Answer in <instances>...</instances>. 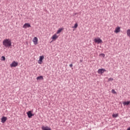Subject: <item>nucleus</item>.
<instances>
[{"label": "nucleus", "instance_id": "f257e3e1", "mask_svg": "<svg viewBox=\"0 0 130 130\" xmlns=\"http://www.w3.org/2000/svg\"><path fill=\"white\" fill-rule=\"evenodd\" d=\"M3 44L6 48H7V47L12 46V42L11 41V40L6 39L3 41Z\"/></svg>", "mask_w": 130, "mask_h": 130}, {"label": "nucleus", "instance_id": "f03ea898", "mask_svg": "<svg viewBox=\"0 0 130 130\" xmlns=\"http://www.w3.org/2000/svg\"><path fill=\"white\" fill-rule=\"evenodd\" d=\"M19 63L18 62H16L15 61H13L12 63L10 64L11 68H16V67L18 66Z\"/></svg>", "mask_w": 130, "mask_h": 130}, {"label": "nucleus", "instance_id": "7ed1b4c3", "mask_svg": "<svg viewBox=\"0 0 130 130\" xmlns=\"http://www.w3.org/2000/svg\"><path fill=\"white\" fill-rule=\"evenodd\" d=\"M105 72H106V70H105L104 69H100L98 71V73L100 75H102V74H104V73H105Z\"/></svg>", "mask_w": 130, "mask_h": 130}, {"label": "nucleus", "instance_id": "20e7f679", "mask_svg": "<svg viewBox=\"0 0 130 130\" xmlns=\"http://www.w3.org/2000/svg\"><path fill=\"white\" fill-rule=\"evenodd\" d=\"M43 59H44V56L43 55L40 56L39 60L38 61V63H39L40 64H42V61L43 60Z\"/></svg>", "mask_w": 130, "mask_h": 130}, {"label": "nucleus", "instance_id": "39448f33", "mask_svg": "<svg viewBox=\"0 0 130 130\" xmlns=\"http://www.w3.org/2000/svg\"><path fill=\"white\" fill-rule=\"evenodd\" d=\"M94 41L95 43H98V44H100V43H102V40H101L99 38H98L97 39H94Z\"/></svg>", "mask_w": 130, "mask_h": 130}, {"label": "nucleus", "instance_id": "423d86ee", "mask_svg": "<svg viewBox=\"0 0 130 130\" xmlns=\"http://www.w3.org/2000/svg\"><path fill=\"white\" fill-rule=\"evenodd\" d=\"M27 114L28 118H31L32 116H34V114H32L31 111L27 112Z\"/></svg>", "mask_w": 130, "mask_h": 130}, {"label": "nucleus", "instance_id": "0eeeda50", "mask_svg": "<svg viewBox=\"0 0 130 130\" xmlns=\"http://www.w3.org/2000/svg\"><path fill=\"white\" fill-rule=\"evenodd\" d=\"M31 27V25L30 24V23H25L23 26V28H24V29H27V28H30Z\"/></svg>", "mask_w": 130, "mask_h": 130}, {"label": "nucleus", "instance_id": "6e6552de", "mask_svg": "<svg viewBox=\"0 0 130 130\" xmlns=\"http://www.w3.org/2000/svg\"><path fill=\"white\" fill-rule=\"evenodd\" d=\"M32 41L35 45H37V44H38V38H37V37H35Z\"/></svg>", "mask_w": 130, "mask_h": 130}, {"label": "nucleus", "instance_id": "1a4fd4ad", "mask_svg": "<svg viewBox=\"0 0 130 130\" xmlns=\"http://www.w3.org/2000/svg\"><path fill=\"white\" fill-rule=\"evenodd\" d=\"M7 119H8V118H7V117L3 116L1 118V122H2V123H5V122L7 121Z\"/></svg>", "mask_w": 130, "mask_h": 130}, {"label": "nucleus", "instance_id": "9d476101", "mask_svg": "<svg viewBox=\"0 0 130 130\" xmlns=\"http://www.w3.org/2000/svg\"><path fill=\"white\" fill-rule=\"evenodd\" d=\"M42 130H51V128L48 126H42Z\"/></svg>", "mask_w": 130, "mask_h": 130}, {"label": "nucleus", "instance_id": "9b49d317", "mask_svg": "<svg viewBox=\"0 0 130 130\" xmlns=\"http://www.w3.org/2000/svg\"><path fill=\"white\" fill-rule=\"evenodd\" d=\"M115 33H118L119 32H120V27H117L115 28V30L114 31Z\"/></svg>", "mask_w": 130, "mask_h": 130}, {"label": "nucleus", "instance_id": "f8f14e48", "mask_svg": "<svg viewBox=\"0 0 130 130\" xmlns=\"http://www.w3.org/2000/svg\"><path fill=\"white\" fill-rule=\"evenodd\" d=\"M57 38H58V37H57V36L56 34L54 35L52 37V38H51V39H52L53 40H56V39H57Z\"/></svg>", "mask_w": 130, "mask_h": 130}, {"label": "nucleus", "instance_id": "ddd939ff", "mask_svg": "<svg viewBox=\"0 0 130 130\" xmlns=\"http://www.w3.org/2000/svg\"><path fill=\"white\" fill-rule=\"evenodd\" d=\"M123 104L124 106H125V105H126L127 106L129 105V104H130V101H127V102L126 101L124 102L123 103Z\"/></svg>", "mask_w": 130, "mask_h": 130}, {"label": "nucleus", "instance_id": "4468645a", "mask_svg": "<svg viewBox=\"0 0 130 130\" xmlns=\"http://www.w3.org/2000/svg\"><path fill=\"white\" fill-rule=\"evenodd\" d=\"M37 81H40V80H43V76H40L37 77Z\"/></svg>", "mask_w": 130, "mask_h": 130}, {"label": "nucleus", "instance_id": "2eb2a0df", "mask_svg": "<svg viewBox=\"0 0 130 130\" xmlns=\"http://www.w3.org/2000/svg\"><path fill=\"white\" fill-rule=\"evenodd\" d=\"M118 114H113L112 115V117H114V118H116V117H118Z\"/></svg>", "mask_w": 130, "mask_h": 130}, {"label": "nucleus", "instance_id": "dca6fc26", "mask_svg": "<svg viewBox=\"0 0 130 130\" xmlns=\"http://www.w3.org/2000/svg\"><path fill=\"white\" fill-rule=\"evenodd\" d=\"M126 33H127V36L128 37H130V29H127L126 31Z\"/></svg>", "mask_w": 130, "mask_h": 130}, {"label": "nucleus", "instance_id": "f3484780", "mask_svg": "<svg viewBox=\"0 0 130 130\" xmlns=\"http://www.w3.org/2000/svg\"><path fill=\"white\" fill-rule=\"evenodd\" d=\"M62 30V28H59L58 30L57 31V34H59L60 32Z\"/></svg>", "mask_w": 130, "mask_h": 130}, {"label": "nucleus", "instance_id": "a211bd4d", "mask_svg": "<svg viewBox=\"0 0 130 130\" xmlns=\"http://www.w3.org/2000/svg\"><path fill=\"white\" fill-rule=\"evenodd\" d=\"M73 28H74V29H77V28H78V23H76Z\"/></svg>", "mask_w": 130, "mask_h": 130}, {"label": "nucleus", "instance_id": "6ab92c4d", "mask_svg": "<svg viewBox=\"0 0 130 130\" xmlns=\"http://www.w3.org/2000/svg\"><path fill=\"white\" fill-rule=\"evenodd\" d=\"M1 58H2V60H4V61L6 60V57H5L4 56H2Z\"/></svg>", "mask_w": 130, "mask_h": 130}, {"label": "nucleus", "instance_id": "aec40b11", "mask_svg": "<svg viewBox=\"0 0 130 130\" xmlns=\"http://www.w3.org/2000/svg\"><path fill=\"white\" fill-rule=\"evenodd\" d=\"M112 93H113V94H116V91H115L114 89H112Z\"/></svg>", "mask_w": 130, "mask_h": 130}, {"label": "nucleus", "instance_id": "412c9836", "mask_svg": "<svg viewBox=\"0 0 130 130\" xmlns=\"http://www.w3.org/2000/svg\"><path fill=\"white\" fill-rule=\"evenodd\" d=\"M110 81H113V78H110L108 79V81L110 82Z\"/></svg>", "mask_w": 130, "mask_h": 130}, {"label": "nucleus", "instance_id": "4be33fe9", "mask_svg": "<svg viewBox=\"0 0 130 130\" xmlns=\"http://www.w3.org/2000/svg\"><path fill=\"white\" fill-rule=\"evenodd\" d=\"M101 55H102V56H103V57H105V54L102 53V54H101Z\"/></svg>", "mask_w": 130, "mask_h": 130}, {"label": "nucleus", "instance_id": "5701e85b", "mask_svg": "<svg viewBox=\"0 0 130 130\" xmlns=\"http://www.w3.org/2000/svg\"><path fill=\"white\" fill-rule=\"evenodd\" d=\"M69 67H70V68H73V64H70Z\"/></svg>", "mask_w": 130, "mask_h": 130}, {"label": "nucleus", "instance_id": "b1692460", "mask_svg": "<svg viewBox=\"0 0 130 130\" xmlns=\"http://www.w3.org/2000/svg\"><path fill=\"white\" fill-rule=\"evenodd\" d=\"M126 130H130V127H129L128 128H127Z\"/></svg>", "mask_w": 130, "mask_h": 130}, {"label": "nucleus", "instance_id": "393cba45", "mask_svg": "<svg viewBox=\"0 0 130 130\" xmlns=\"http://www.w3.org/2000/svg\"><path fill=\"white\" fill-rule=\"evenodd\" d=\"M77 14H78V13H75L74 15L76 16V15H77Z\"/></svg>", "mask_w": 130, "mask_h": 130}, {"label": "nucleus", "instance_id": "a878e982", "mask_svg": "<svg viewBox=\"0 0 130 130\" xmlns=\"http://www.w3.org/2000/svg\"><path fill=\"white\" fill-rule=\"evenodd\" d=\"M80 62H82V60H80Z\"/></svg>", "mask_w": 130, "mask_h": 130}]
</instances>
